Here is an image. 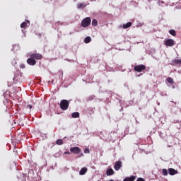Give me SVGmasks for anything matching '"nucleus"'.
<instances>
[{
    "instance_id": "4",
    "label": "nucleus",
    "mask_w": 181,
    "mask_h": 181,
    "mask_svg": "<svg viewBox=\"0 0 181 181\" xmlns=\"http://www.w3.org/2000/svg\"><path fill=\"white\" fill-rule=\"evenodd\" d=\"M30 57H32L34 60H42L43 56L40 54L33 53L30 55Z\"/></svg>"
},
{
    "instance_id": "17",
    "label": "nucleus",
    "mask_w": 181,
    "mask_h": 181,
    "mask_svg": "<svg viewBox=\"0 0 181 181\" xmlns=\"http://www.w3.org/2000/svg\"><path fill=\"white\" fill-rule=\"evenodd\" d=\"M98 21L97 19H93L92 21V26H98Z\"/></svg>"
},
{
    "instance_id": "3",
    "label": "nucleus",
    "mask_w": 181,
    "mask_h": 181,
    "mask_svg": "<svg viewBox=\"0 0 181 181\" xmlns=\"http://www.w3.org/2000/svg\"><path fill=\"white\" fill-rule=\"evenodd\" d=\"M145 69H146V66L144 64L136 65L134 67V71H136L137 73H141V71H144Z\"/></svg>"
},
{
    "instance_id": "25",
    "label": "nucleus",
    "mask_w": 181,
    "mask_h": 181,
    "mask_svg": "<svg viewBox=\"0 0 181 181\" xmlns=\"http://www.w3.org/2000/svg\"><path fill=\"white\" fill-rule=\"evenodd\" d=\"M71 153H70V151H65L64 153V155H71Z\"/></svg>"
},
{
    "instance_id": "21",
    "label": "nucleus",
    "mask_w": 181,
    "mask_h": 181,
    "mask_svg": "<svg viewBox=\"0 0 181 181\" xmlns=\"http://www.w3.org/2000/svg\"><path fill=\"white\" fill-rule=\"evenodd\" d=\"M167 81L168 83H170V84H173L174 81H173V78L168 77L167 78Z\"/></svg>"
},
{
    "instance_id": "5",
    "label": "nucleus",
    "mask_w": 181,
    "mask_h": 181,
    "mask_svg": "<svg viewBox=\"0 0 181 181\" xmlns=\"http://www.w3.org/2000/svg\"><path fill=\"white\" fill-rule=\"evenodd\" d=\"M70 151L72 153H75V155H78V153H81V148L80 147H71Z\"/></svg>"
},
{
    "instance_id": "8",
    "label": "nucleus",
    "mask_w": 181,
    "mask_h": 181,
    "mask_svg": "<svg viewBox=\"0 0 181 181\" xmlns=\"http://www.w3.org/2000/svg\"><path fill=\"white\" fill-rule=\"evenodd\" d=\"M114 168L116 170H119L122 168V162L117 161L114 165Z\"/></svg>"
},
{
    "instance_id": "13",
    "label": "nucleus",
    "mask_w": 181,
    "mask_h": 181,
    "mask_svg": "<svg viewBox=\"0 0 181 181\" xmlns=\"http://www.w3.org/2000/svg\"><path fill=\"white\" fill-rule=\"evenodd\" d=\"M114 173L115 172H114V170H112V168L107 169L106 171L107 176H112Z\"/></svg>"
},
{
    "instance_id": "18",
    "label": "nucleus",
    "mask_w": 181,
    "mask_h": 181,
    "mask_svg": "<svg viewBox=\"0 0 181 181\" xmlns=\"http://www.w3.org/2000/svg\"><path fill=\"white\" fill-rule=\"evenodd\" d=\"M169 33L172 36H176V30H170Z\"/></svg>"
},
{
    "instance_id": "19",
    "label": "nucleus",
    "mask_w": 181,
    "mask_h": 181,
    "mask_svg": "<svg viewBox=\"0 0 181 181\" xmlns=\"http://www.w3.org/2000/svg\"><path fill=\"white\" fill-rule=\"evenodd\" d=\"M84 42L85 43H90V42H91V37H86L84 39Z\"/></svg>"
},
{
    "instance_id": "29",
    "label": "nucleus",
    "mask_w": 181,
    "mask_h": 181,
    "mask_svg": "<svg viewBox=\"0 0 181 181\" xmlns=\"http://www.w3.org/2000/svg\"><path fill=\"white\" fill-rule=\"evenodd\" d=\"M81 156H84V154L83 153L79 154L78 158H81Z\"/></svg>"
},
{
    "instance_id": "11",
    "label": "nucleus",
    "mask_w": 181,
    "mask_h": 181,
    "mask_svg": "<svg viewBox=\"0 0 181 181\" xmlns=\"http://www.w3.org/2000/svg\"><path fill=\"white\" fill-rule=\"evenodd\" d=\"M136 179V176L132 175L131 177H127L123 180V181H134Z\"/></svg>"
},
{
    "instance_id": "27",
    "label": "nucleus",
    "mask_w": 181,
    "mask_h": 181,
    "mask_svg": "<svg viewBox=\"0 0 181 181\" xmlns=\"http://www.w3.org/2000/svg\"><path fill=\"white\" fill-rule=\"evenodd\" d=\"M25 64H21V69H25Z\"/></svg>"
},
{
    "instance_id": "22",
    "label": "nucleus",
    "mask_w": 181,
    "mask_h": 181,
    "mask_svg": "<svg viewBox=\"0 0 181 181\" xmlns=\"http://www.w3.org/2000/svg\"><path fill=\"white\" fill-rule=\"evenodd\" d=\"M57 145H63V140L62 139H58L56 141Z\"/></svg>"
},
{
    "instance_id": "9",
    "label": "nucleus",
    "mask_w": 181,
    "mask_h": 181,
    "mask_svg": "<svg viewBox=\"0 0 181 181\" xmlns=\"http://www.w3.org/2000/svg\"><path fill=\"white\" fill-rule=\"evenodd\" d=\"M168 173L170 176H174V175H177L178 172L173 168H168Z\"/></svg>"
},
{
    "instance_id": "14",
    "label": "nucleus",
    "mask_w": 181,
    "mask_h": 181,
    "mask_svg": "<svg viewBox=\"0 0 181 181\" xmlns=\"http://www.w3.org/2000/svg\"><path fill=\"white\" fill-rule=\"evenodd\" d=\"M132 26V22H128L126 24H123L122 28L123 29H128V28H131Z\"/></svg>"
},
{
    "instance_id": "1",
    "label": "nucleus",
    "mask_w": 181,
    "mask_h": 181,
    "mask_svg": "<svg viewBox=\"0 0 181 181\" xmlns=\"http://www.w3.org/2000/svg\"><path fill=\"white\" fill-rule=\"evenodd\" d=\"M70 104V102L67 100H62L60 102V108L62 110V111H66V110L69 109V105Z\"/></svg>"
},
{
    "instance_id": "15",
    "label": "nucleus",
    "mask_w": 181,
    "mask_h": 181,
    "mask_svg": "<svg viewBox=\"0 0 181 181\" xmlns=\"http://www.w3.org/2000/svg\"><path fill=\"white\" fill-rule=\"evenodd\" d=\"M72 118H78L80 117V113L78 112H75L71 114Z\"/></svg>"
},
{
    "instance_id": "12",
    "label": "nucleus",
    "mask_w": 181,
    "mask_h": 181,
    "mask_svg": "<svg viewBox=\"0 0 181 181\" xmlns=\"http://www.w3.org/2000/svg\"><path fill=\"white\" fill-rule=\"evenodd\" d=\"M87 170H88L87 168L86 167L82 168L79 172V175L81 176H83V175H86V173H87Z\"/></svg>"
},
{
    "instance_id": "6",
    "label": "nucleus",
    "mask_w": 181,
    "mask_h": 181,
    "mask_svg": "<svg viewBox=\"0 0 181 181\" xmlns=\"http://www.w3.org/2000/svg\"><path fill=\"white\" fill-rule=\"evenodd\" d=\"M165 46H175V40L172 39H167L164 40Z\"/></svg>"
},
{
    "instance_id": "16",
    "label": "nucleus",
    "mask_w": 181,
    "mask_h": 181,
    "mask_svg": "<svg viewBox=\"0 0 181 181\" xmlns=\"http://www.w3.org/2000/svg\"><path fill=\"white\" fill-rule=\"evenodd\" d=\"M86 5L83 3H80L78 4L77 8L78 9H84Z\"/></svg>"
},
{
    "instance_id": "28",
    "label": "nucleus",
    "mask_w": 181,
    "mask_h": 181,
    "mask_svg": "<svg viewBox=\"0 0 181 181\" xmlns=\"http://www.w3.org/2000/svg\"><path fill=\"white\" fill-rule=\"evenodd\" d=\"M28 107L30 108V110H32V105H28Z\"/></svg>"
},
{
    "instance_id": "20",
    "label": "nucleus",
    "mask_w": 181,
    "mask_h": 181,
    "mask_svg": "<svg viewBox=\"0 0 181 181\" xmlns=\"http://www.w3.org/2000/svg\"><path fill=\"white\" fill-rule=\"evenodd\" d=\"M26 26H28V22H23V23L21 24V28H22V29L26 28Z\"/></svg>"
},
{
    "instance_id": "24",
    "label": "nucleus",
    "mask_w": 181,
    "mask_h": 181,
    "mask_svg": "<svg viewBox=\"0 0 181 181\" xmlns=\"http://www.w3.org/2000/svg\"><path fill=\"white\" fill-rule=\"evenodd\" d=\"M83 152L84 153H90V150L88 148H85Z\"/></svg>"
},
{
    "instance_id": "23",
    "label": "nucleus",
    "mask_w": 181,
    "mask_h": 181,
    "mask_svg": "<svg viewBox=\"0 0 181 181\" xmlns=\"http://www.w3.org/2000/svg\"><path fill=\"white\" fill-rule=\"evenodd\" d=\"M162 173H163V176H168V170H166V169H163L162 170Z\"/></svg>"
},
{
    "instance_id": "2",
    "label": "nucleus",
    "mask_w": 181,
    "mask_h": 181,
    "mask_svg": "<svg viewBox=\"0 0 181 181\" xmlns=\"http://www.w3.org/2000/svg\"><path fill=\"white\" fill-rule=\"evenodd\" d=\"M89 25H91V18L86 17L82 20L81 21L82 28H88Z\"/></svg>"
},
{
    "instance_id": "10",
    "label": "nucleus",
    "mask_w": 181,
    "mask_h": 181,
    "mask_svg": "<svg viewBox=\"0 0 181 181\" xmlns=\"http://www.w3.org/2000/svg\"><path fill=\"white\" fill-rule=\"evenodd\" d=\"M171 64H173V66H177V64H179L180 66H181V59H174L171 62Z\"/></svg>"
},
{
    "instance_id": "7",
    "label": "nucleus",
    "mask_w": 181,
    "mask_h": 181,
    "mask_svg": "<svg viewBox=\"0 0 181 181\" xmlns=\"http://www.w3.org/2000/svg\"><path fill=\"white\" fill-rule=\"evenodd\" d=\"M27 63L30 66H35V64H36V60L30 57V58L27 59Z\"/></svg>"
},
{
    "instance_id": "26",
    "label": "nucleus",
    "mask_w": 181,
    "mask_h": 181,
    "mask_svg": "<svg viewBox=\"0 0 181 181\" xmlns=\"http://www.w3.org/2000/svg\"><path fill=\"white\" fill-rule=\"evenodd\" d=\"M136 181H145V180H144V178H138Z\"/></svg>"
}]
</instances>
